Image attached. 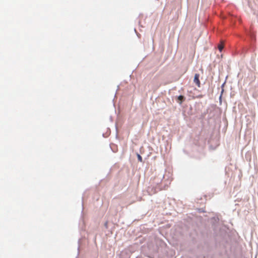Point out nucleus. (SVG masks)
Here are the masks:
<instances>
[{"instance_id":"nucleus-1","label":"nucleus","mask_w":258,"mask_h":258,"mask_svg":"<svg viewBox=\"0 0 258 258\" xmlns=\"http://www.w3.org/2000/svg\"><path fill=\"white\" fill-rule=\"evenodd\" d=\"M200 75L199 74H196L195 75L194 82L197 85L198 87H200L201 83L199 80Z\"/></svg>"},{"instance_id":"nucleus-2","label":"nucleus","mask_w":258,"mask_h":258,"mask_svg":"<svg viewBox=\"0 0 258 258\" xmlns=\"http://www.w3.org/2000/svg\"><path fill=\"white\" fill-rule=\"evenodd\" d=\"M183 99H184V97L182 95H180L178 97V102L180 104H181L182 103V102Z\"/></svg>"},{"instance_id":"nucleus-3","label":"nucleus","mask_w":258,"mask_h":258,"mask_svg":"<svg viewBox=\"0 0 258 258\" xmlns=\"http://www.w3.org/2000/svg\"><path fill=\"white\" fill-rule=\"evenodd\" d=\"M218 48L219 50L220 51H221L222 50V49H223V48H224L223 44L221 43V44H219L218 46Z\"/></svg>"},{"instance_id":"nucleus-4","label":"nucleus","mask_w":258,"mask_h":258,"mask_svg":"<svg viewBox=\"0 0 258 258\" xmlns=\"http://www.w3.org/2000/svg\"><path fill=\"white\" fill-rule=\"evenodd\" d=\"M138 159L140 161H142V157L140 155H138Z\"/></svg>"}]
</instances>
